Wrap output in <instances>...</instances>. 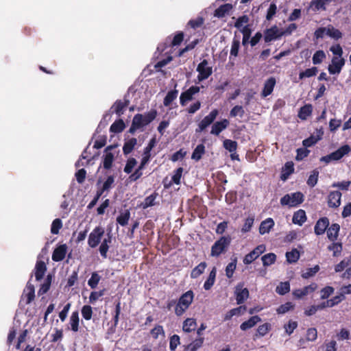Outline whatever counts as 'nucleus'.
Returning <instances> with one entry per match:
<instances>
[{
  "mask_svg": "<svg viewBox=\"0 0 351 351\" xmlns=\"http://www.w3.org/2000/svg\"><path fill=\"white\" fill-rule=\"evenodd\" d=\"M250 21V18L247 15H242L241 16H239L236 22L234 23V26L238 29H242L243 27V25H248V23Z\"/></svg>",
  "mask_w": 351,
  "mask_h": 351,
  "instance_id": "6e6d98bb",
  "label": "nucleus"
},
{
  "mask_svg": "<svg viewBox=\"0 0 351 351\" xmlns=\"http://www.w3.org/2000/svg\"><path fill=\"white\" fill-rule=\"evenodd\" d=\"M223 144L224 148L227 149L229 152L234 153L236 152L237 148V141L230 139H226L224 140Z\"/></svg>",
  "mask_w": 351,
  "mask_h": 351,
  "instance_id": "5fc2aeb1",
  "label": "nucleus"
},
{
  "mask_svg": "<svg viewBox=\"0 0 351 351\" xmlns=\"http://www.w3.org/2000/svg\"><path fill=\"white\" fill-rule=\"evenodd\" d=\"M261 321V317L258 315H254L251 317L247 321L243 322L240 325V328L241 330L245 331L250 328H253L257 323Z\"/></svg>",
  "mask_w": 351,
  "mask_h": 351,
  "instance_id": "b1692460",
  "label": "nucleus"
},
{
  "mask_svg": "<svg viewBox=\"0 0 351 351\" xmlns=\"http://www.w3.org/2000/svg\"><path fill=\"white\" fill-rule=\"evenodd\" d=\"M67 252V246L66 244H62L57 246L52 254V260L55 262H60L64 260Z\"/></svg>",
  "mask_w": 351,
  "mask_h": 351,
  "instance_id": "ddd939ff",
  "label": "nucleus"
},
{
  "mask_svg": "<svg viewBox=\"0 0 351 351\" xmlns=\"http://www.w3.org/2000/svg\"><path fill=\"white\" fill-rule=\"evenodd\" d=\"M194 298V293L192 290H189L183 293L179 298L175 308V313L178 316H181L189 308L192 304Z\"/></svg>",
  "mask_w": 351,
  "mask_h": 351,
  "instance_id": "f257e3e1",
  "label": "nucleus"
},
{
  "mask_svg": "<svg viewBox=\"0 0 351 351\" xmlns=\"http://www.w3.org/2000/svg\"><path fill=\"white\" fill-rule=\"evenodd\" d=\"M178 95V90L176 89L171 90L167 93L163 100V104L165 106H169L172 101L175 100Z\"/></svg>",
  "mask_w": 351,
  "mask_h": 351,
  "instance_id": "4c0bfd02",
  "label": "nucleus"
},
{
  "mask_svg": "<svg viewBox=\"0 0 351 351\" xmlns=\"http://www.w3.org/2000/svg\"><path fill=\"white\" fill-rule=\"evenodd\" d=\"M236 300L238 304H243L249 297V291L247 288L241 289L238 285L235 291Z\"/></svg>",
  "mask_w": 351,
  "mask_h": 351,
  "instance_id": "5701e85b",
  "label": "nucleus"
},
{
  "mask_svg": "<svg viewBox=\"0 0 351 351\" xmlns=\"http://www.w3.org/2000/svg\"><path fill=\"white\" fill-rule=\"evenodd\" d=\"M130 218V212L129 210H125L117 217V222L121 226H125L128 223Z\"/></svg>",
  "mask_w": 351,
  "mask_h": 351,
  "instance_id": "79ce46f5",
  "label": "nucleus"
},
{
  "mask_svg": "<svg viewBox=\"0 0 351 351\" xmlns=\"http://www.w3.org/2000/svg\"><path fill=\"white\" fill-rule=\"evenodd\" d=\"M62 222L61 219L59 218L55 219L51 223V232L53 234H58L59 233L60 230L62 228Z\"/></svg>",
  "mask_w": 351,
  "mask_h": 351,
  "instance_id": "052dcab7",
  "label": "nucleus"
},
{
  "mask_svg": "<svg viewBox=\"0 0 351 351\" xmlns=\"http://www.w3.org/2000/svg\"><path fill=\"white\" fill-rule=\"evenodd\" d=\"M128 97V95H125L123 100L118 99L114 103L110 110L112 114L114 113L118 117H121L124 113L126 108L130 104Z\"/></svg>",
  "mask_w": 351,
  "mask_h": 351,
  "instance_id": "0eeeda50",
  "label": "nucleus"
},
{
  "mask_svg": "<svg viewBox=\"0 0 351 351\" xmlns=\"http://www.w3.org/2000/svg\"><path fill=\"white\" fill-rule=\"evenodd\" d=\"M316 284L313 283L308 286L303 287L302 289L294 290L292 294L295 298L300 299L308 293L313 292L316 289Z\"/></svg>",
  "mask_w": 351,
  "mask_h": 351,
  "instance_id": "a211bd4d",
  "label": "nucleus"
},
{
  "mask_svg": "<svg viewBox=\"0 0 351 351\" xmlns=\"http://www.w3.org/2000/svg\"><path fill=\"white\" fill-rule=\"evenodd\" d=\"M230 122L228 119H224L220 121L215 122L213 125L210 131L211 134H214L216 136L219 135V134L225 129L228 128Z\"/></svg>",
  "mask_w": 351,
  "mask_h": 351,
  "instance_id": "6ab92c4d",
  "label": "nucleus"
},
{
  "mask_svg": "<svg viewBox=\"0 0 351 351\" xmlns=\"http://www.w3.org/2000/svg\"><path fill=\"white\" fill-rule=\"evenodd\" d=\"M219 114L217 109L213 110L207 116H206L198 124L199 130L197 132H202L213 123Z\"/></svg>",
  "mask_w": 351,
  "mask_h": 351,
  "instance_id": "9d476101",
  "label": "nucleus"
},
{
  "mask_svg": "<svg viewBox=\"0 0 351 351\" xmlns=\"http://www.w3.org/2000/svg\"><path fill=\"white\" fill-rule=\"evenodd\" d=\"M231 243V237L223 236L216 241L211 247L210 256L213 257H218L221 254L225 253Z\"/></svg>",
  "mask_w": 351,
  "mask_h": 351,
  "instance_id": "f03ea898",
  "label": "nucleus"
},
{
  "mask_svg": "<svg viewBox=\"0 0 351 351\" xmlns=\"http://www.w3.org/2000/svg\"><path fill=\"white\" fill-rule=\"evenodd\" d=\"M125 128L124 121L119 119L116 120L110 128V131L113 133H120L123 131Z\"/></svg>",
  "mask_w": 351,
  "mask_h": 351,
  "instance_id": "e433bc0d",
  "label": "nucleus"
},
{
  "mask_svg": "<svg viewBox=\"0 0 351 351\" xmlns=\"http://www.w3.org/2000/svg\"><path fill=\"white\" fill-rule=\"evenodd\" d=\"M329 225L330 221L328 217H322L319 218L317 221L314 227L315 234L317 235L323 234L328 228Z\"/></svg>",
  "mask_w": 351,
  "mask_h": 351,
  "instance_id": "f8f14e48",
  "label": "nucleus"
},
{
  "mask_svg": "<svg viewBox=\"0 0 351 351\" xmlns=\"http://www.w3.org/2000/svg\"><path fill=\"white\" fill-rule=\"evenodd\" d=\"M296 152L297 155L295 156V160L297 161H300L308 156L310 150H308L306 147H301L297 149Z\"/></svg>",
  "mask_w": 351,
  "mask_h": 351,
  "instance_id": "338daca9",
  "label": "nucleus"
},
{
  "mask_svg": "<svg viewBox=\"0 0 351 351\" xmlns=\"http://www.w3.org/2000/svg\"><path fill=\"white\" fill-rule=\"evenodd\" d=\"M196 327L197 322L193 318H187L183 322L182 329L186 332L194 331Z\"/></svg>",
  "mask_w": 351,
  "mask_h": 351,
  "instance_id": "473e14b6",
  "label": "nucleus"
},
{
  "mask_svg": "<svg viewBox=\"0 0 351 351\" xmlns=\"http://www.w3.org/2000/svg\"><path fill=\"white\" fill-rule=\"evenodd\" d=\"M274 226V221L273 219L267 218L261 223L259 226V233L261 234L268 233Z\"/></svg>",
  "mask_w": 351,
  "mask_h": 351,
  "instance_id": "393cba45",
  "label": "nucleus"
},
{
  "mask_svg": "<svg viewBox=\"0 0 351 351\" xmlns=\"http://www.w3.org/2000/svg\"><path fill=\"white\" fill-rule=\"evenodd\" d=\"M282 36V30L279 29L276 25H274L264 31L263 38L265 43H270L280 38Z\"/></svg>",
  "mask_w": 351,
  "mask_h": 351,
  "instance_id": "6e6552de",
  "label": "nucleus"
},
{
  "mask_svg": "<svg viewBox=\"0 0 351 351\" xmlns=\"http://www.w3.org/2000/svg\"><path fill=\"white\" fill-rule=\"evenodd\" d=\"M320 139L321 137L319 136H315L313 135H311L308 138L303 140L302 145L304 147L307 149V147H311L315 145Z\"/></svg>",
  "mask_w": 351,
  "mask_h": 351,
  "instance_id": "603ef678",
  "label": "nucleus"
},
{
  "mask_svg": "<svg viewBox=\"0 0 351 351\" xmlns=\"http://www.w3.org/2000/svg\"><path fill=\"white\" fill-rule=\"evenodd\" d=\"M196 71L198 72L197 80L199 82L208 79L213 73V68L208 66V62L206 59H204L197 65Z\"/></svg>",
  "mask_w": 351,
  "mask_h": 351,
  "instance_id": "423d86ee",
  "label": "nucleus"
},
{
  "mask_svg": "<svg viewBox=\"0 0 351 351\" xmlns=\"http://www.w3.org/2000/svg\"><path fill=\"white\" fill-rule=\"evenodd\" d=\"M245 114V110L241 106L237 105L234 106L230 112V116L231 117H236L237 116L240 117H243Z\"/></svg>",
  "mask_w": 351,
  "mask_h": 351,
  "instance_id": "bf43d9fd",
  "label": "nucleus"
},
{
  "mask_svg": "<svg viewBox=\"0 0 351 351\" xmlns=\"http://www.w3.org/2000/svg\"><path fill=\"white\" fill-rule=\"evenodd\" d=\"M240 40L239 39L234 38L232 42L230 58H231V56L237 57L238 56Z\"/></svg>",
  "mask_w": 351,
  "mask_h": 351,
  "instance_id": "0e129e2a",
  "label": "nucleus"
},
{
  "mask_svg": "<svg viewBox=\"0 0 351 351\" xmlns=\"http://www.w3.org/2000/svg\"><path fill=\"white\" fill-rule=\"evenodd\" d=\"M276 83V81L275 77H270L265 81L263 89L261 93V95L263 97H266L272 93Z\"/></svg>",
  "mask_w": 351,
  "mask_h": 351,
  "instance_id": "aec40b11",
  "label": "nucleus"
},
{
  "mask_svg": "<svg viewBox=\"0 0 351 351\" xmlns=\"http://www.w3.org/2000/svg\"><path fill=\"white\" fill-rule=\"evenodd\" d=\"M261 259L263 261V265L265 267H267L274 264L276 262V255L274 253H268L263 256Z\"/></svg>",
  "mask_w": 351,
  "mask_h": 351,
  "instance_id": "49530a36",
  "label": "nucleus"
},
{
  "mask_svg": "<svg viewBox=\"0 0 351 351\" xmlns=\"http://www.w3.org/2000/svg\"><path fill=\"white\" fill-rule=\"evenodd\" d=\"M341 193L339 191L330 192L328 196V206L330 208H337L341 204Z\"/></svg>",
  "mask_w": 351,
  "mask_h": 351,
  "instance_id": "4468645a",
  "label": "nucleus"
},
{
  "mask_svg": "<svg viewBox=\"0 0 351 351\" xmlns=\"http://www.w3.org/2000/svg\"><path fill=\"white\" fill-rule=\"evenodd\" d=\"M204 22V19L202 16H199L195 19L190 20L186 26V31L189 29V28H191L193 29H196L197 28L201 27Z\"/></svg>",
  "mask_w": 351,
  "mask_h": 351,
  "instance_id": "c9c22d12",
  "label": "nucleus"
},
{
  "mask_svg": "<svg viewBox=\"0 0 351 351\" xmlns=\"http://www.w3.org/2000/svg\"><path fill=\"white\" fill-rule=\"evenodd\" d=\"M326 58V54L323 50H317L313 54L312 60L314 64H319L322 63Z\"/></svg>",
  "mask_w": 351,
  "mask_h": 351,
  "instance_id": "13d9d810",
  "label": "nucleus"
},
{
  "mask_svg": "<svg viewBox=\"0 0 351 351\" xmlns=\"http://www.w3.org/2000/svg\"><path fill=\"white\" fill-rule=\"evenodd\" d=\"M342 249V243L335 241H332V243L328 246V250L332 252L333 256H339L341 254Z\"/></svg>",
  "mask_w": 351,
  "mask_h": 351,
  "instance_id": "de8ad7c7",
  "label": "nucleus"
},
{
  "mask_svg": "<svg viewBox=\"0 0 351 351\" xmlns=\"http://www.w3.org/2000/svg\"><path fill=\"white\" fill-rule=\"evenodd\" d=\"M79 313L77 311H75L72 313L69 320V324L72 331L77 332L79 330Z\"/></svg>",
  "mask_w": 351,
  "mask_h": 351,
  "instance_id": "7c9ffc66",
  "label": "nucleus"
},
{
  "mask_svg": "<svg viewBox=\"0 0 351 351\" xmlns=\"http://www.w3.org/2000/svg\"><path fill=\"white\" fill-rule=\"evenodd\" d=\"M271 330V324L269 323H265L260 325L256 329V332L254 335V338L264 337Z\"/></svg>",
  "mask_w": 351,
  "mask_h": 351,
  "instance_id": "ea45409f",
  "label": "nucleus"
},
{
  "mask_svg": "<svg viewBox=\"0 0 351 351\" xmlns=\"http://www.w3.org/2000/svg\"><path fill=\"white\" fill-rule=\"evenodd\" d=\"M207 267V263L206 262H201L198 265L194 267L190 274L191 278H197L201 274H202Z\"/></svg>",
  "mask_w": 351,
  "mask_h": 351,
  "instance_id": "2f4dec72",
  "label": "nucleus"
},
{
  "mask_svg": "<svg viewBox=\"0 0 351 351\" xmlns=\"http://www.w3.org/2000/svg\"><path fill=\"white\" fill-rule=\"evenodd\" d=\"M310 8H311L314 12H317L319 10H326V8H324V6L323 5L322 0H312L310 2Z\"/></svg>",
  "mask_w": 351,
  "mask_h": 351,
  "instance_id": "e2e57ef3",
  "label": "nucleus"
},
{
  "mask_svg": "<svg viewBox=\"0 0 351 351\" xmlns=\"http://www.w3.org/2000/svg\"><path fill=\"white\" fill-rule=\"evenodd\" d=\"M351 152V147L348 145L341 146L336 151L330 154L331 159L333 161H337L341 159L344 156L348 154Z\"/></svg>",
  "mask_w": 351,
  "mask_h": 351,
  "instance_id": "dca6fc26",
  "label": "nucleus"
},
{
  "mask_svg": "<svg viewBox=\"0 0 351 351\" xmlns=\"http://www.w3.org/2000/svg\"><path fill=\"white\" fill-rule=\"evenodd\" d=\"M22 298L25 299V304H30L35 298V288L30 281H28L23 291Z\"/></svg>",
  "mask_w": 351,
  "mask_h": 351,
  "instance_id": "2eb2a0df",
  "label": "nucleus"
},
{
  "mask_svg": "<svg viewBox=\"0 0 351 351\" xmlns=\"http://www.w3.org/2000/svg\"><path fill=\"white\" fill-rule=\"evenodd\" d=\"M319 173V171L317 169H313L311 171V173L309 176L306 182L307 184L310 187H314L317 184L318 181Z\"/></svg>",
  "mask_w": 351,
  "mask_h": 351,
  "instance_id": "09e8293b",
  "label": "nucleus"
},
{
  "mask_svg": "<svg viewBox=\"0 0 351 351\" xmlns=\"http://www.w3.org/2000/svg\"><path fill=\"white\" fill-rule=\"evenodd\" d=\"M114 145H109L105 149V155L104 156L103 166L105 169H110L112 166L114 155L110 151L114 148Z\"/></svg>",
  "mask_w": 351,
  "mask_h": 351,
  "instance_id": "f3484780",
  "label": "nucleus"
},
{
  "mask_svg": "<svg viewBox=\"0 0 351 351\" xmlns=\"http://www.w3.org/2000/svg\"><path fill=\"white\" fill-rule=\"evenodd\" d=\"M294 306L295 305L292 302H287L279 306L278 308L276 309V313L278 314H285L288 311L293 310L294 308Z\"/></svg>",
  "mask_w": 351,
  "mask_h": 351,
  "instance_id": "3c124183",
  "label": "nucleus"
},
{
  "mask_svg": "<svg viewBox=\"0 0 351 351\" xmlns=\"http://www.w3.org/2000/svg\"><path fill=\"white\" fill-rule=\"evenodd\" d=\"M289 291L290 284L288 281L281 282L276 288V292L280 295H284Z\"/></svg>",
  "mask_w": 351,
  "mask_h": 351,
  "instance_id": "c03bdc74",
  "label": "nucleus"
},
{
  "mask_svg": "<svg viewBox=\"0 0 351 351\" xmlns=\"http://www.w3.org/2000/svg\"><path fill=\"white\" fill-rule=\"evenodd\" d=\"M204 145L203 144H199L193 150L191 158L192 159L198 161L202 158V155L204 154Z\"/></svg>",
  "mask_w": 351,
  "mask_h": 351,
  "instance_id": "37998d69",
  "label": "nucleus"
},
{
  "mask_svg": "<svg viewBox=\"0 0 351 351\" xmlns=\"http://www.w3.org/2000/svg\"><path fill=\"white\" fill-rule=\"evenodd\" d=\"M81 313L84 319L90 320L93 315V308L90 305H84L82 308Z\"/></svg>",
  "mask_w": 351,
  "mask_h": 351,
  "instance_id": "680f3d73",
  "label": "nucleus"
},
{
  "mask_svg": "<svg viewBox=\"0 0 351 351\" xmlns=\"http://www.w3.org/2000/svg\"><path fill=\"white\" fill-rule=\"evenodd\" d=\"M136 144L137 140L136 138H131L128 141H125L123 146V152L124 155H128L130 154Z\"/></svg>",
  "mask_w": 351,
  "mask_h": 351,
  "instance_id": "72a5a7b5",
  "label": "nucleus"
},
{
  "mask_svg": "<svg viewBox=\"0 0 351 351\" xmlns=\"http://www.w3.org/2000/svg\"><path fill=\"white\" fill-rule=\"evenodd\" d=\"M294 171V167L293 162H287L283 167V171L281 174V179L285 180Z\"/></svg>",
  "mask_w": 351,
  "mask_h": 351,
  "instance_id": "f704fd0d",
  "label": "nucleus"
},
{
  "mask_svg": "<svg viewBox=\"0 0 351 351\" xmlns=\"http://www.w3.org/2000/svg\"><path fill=\"white\" fill-rule=\"evenodd\" d=\"M199 87L192 86L188 90L182 92L180 96V103L181 106H184L189 101L193 99V95L199 92Z\"/></svg>",
  "mask_w": 351,
  "mask_h": 351,
  "instance_id": "1a4fd4ad",
  "label": "nucleus"
},
{
  "mask_svg": "<svg viewBox=\"0 0 351 351\" xmlns=\"http://www.w3.org/2000/svg\"><path fill=\"white\" fill-rule=\"evenodd\" d=\"M334 288L330 286H326L320 291V298L322 300L327 299L330 295L334 293Z\"/></svg>",
  "mask_w": 351,
  "mask_h": 351,
  "instance_id": "774afa93",
  "label": "nucleus"
},
{
  "mask_svg": "<svg viewBox=\"0 0 351 351\" xmlns=\"http://www.w3.org/2000/svg\"><path fill=\"white\" fill-rule=\"evenodd\" d=\"M303 202L304 195L300 191L286 194L280 200L282 206H288L289 207H296Z\"/></svg>",
  "mask_w": 351,
  "mask_h": 351,
  "instance_id": "7ed1b4c3",
  "label": "nucleus"
},
{
  "mask_svg": "<svg viewBox=\"0 0 351 351\" xmlns=\"http://www.w3.org/2000/svg\"><path fill=\"white\" fill-rule=\"evenodd\" d=\"M326 34L335 40H338L342 37V33L338 29L332 26H330L327 28Z\"/></svg>",
  "mask_w": 351,
  "mask_h": 351,
  "instance_id": "864d4df0",
  "label": "nucleus"
},
{
  "mask_svg": "<svg viewBox=\"0 0 351 351\" xmlns=\"http://www.w3.org/2000/svg\"><path fill=\"white\" fill-rule=\"evenodd\" d=\"M47 271V266L44 261H38L35 266V278L37 281L43 279Z\"/></svg>",
  "mask_w": 351,
  "mask_h": 351,
  "instance_id": "412c9836",
  "label": "nucleus"
},
{
  "mask_svg": "<svg viewBox=\"0 0 351 351\" xmlns=\"http://www.w3.org/2000/svg\"><path fill=\"white\" fill-rule=\"evenodd\" d=\"M51 275H47L46 279L45 280L44 282L41 285L38 291V294L39 295L46 293L49 290L51 284Z\"/></svg>",
  "mask_w": 351,
  "mask_h": 351,
  "instance_id": "a19ab883",
  "label": "nucleus"
},
{
  "mask_svg": "<svg viewBox=\"0 0 351 351\" xmlns=\"http://www.w3.org/2000/svg\"><path fill=\"white\" fill-rule=\"evenodd\" d=\"M105 233L104 228L101 226L95 227L89 234L88 238V245L91 248L96 247L101 242V239Z\"/></svg>",
  "mask_w": 351,
  "mask_h": 351,
  "instance_id": "39448f33",
  "label": "nucleus"
},
{
  "mask_svg": "<svg viewBox=\"0 0 351 351\" xmlns=\"http://www.w3.org/2000/svg\"><path fill=\"white\" fill-rule=\"evenodd\" d=\"M101 279V276L97 273L93 272L91 274V277L88 280V285L91 289H95L99 284Z\"/></svg>",
  "mask_w": 351,
  "mask_h": 351,
  "instance_id": "4d7b16f0",
  "label": "nucleus"
},
{
  "mask_svg": "<svg viewBox=\"0 0 351 351\" xmlns=\"http://www.w3.org/2000/svg\"><path fill=\"white\" fill-rule=\"evenodd\" d=\"M306 212L302 209H300L294 213L292 222L294 224L302 226L306 221Z\"/></svg>",
  "mask_w": 351,
  "mask_h": 351,
  "instance_id": "a878e982",
  "label": "nucleus"
},
{
  "mask_svg": "<svg viewBox=\"0 0 351 351\" xmlns=\"http://www.w3.org/2000/svg\"><path fill=\"white\" fill-rule=\"evenodd\" d=\"M111 241H112V237L110 234H108V238H105L102 241V242L99 246V253L104 258H107V253L109 250L108 243H111Z\"/></svg>",
  "mask_w": 351,
  "mask_h": 351,
  "instance_id": "c756f323",
  "label": "nucleus"
},
{
  "mask_svg": "<svg viewBox=\"0 0 351 351\" xmlns=\"http://www.w3.org/2000/svg\"><path fill=\"white\" fill-rule=\"evenodd\" d=\"M184 40V33L178 32L173 38L170 43L171 47H176L180 45Z\"/></svg>",
  "mask_w": 351,
  "mask_h": 351,
  "instance_id": "69168bd1",
  "label": "nucleus"
},
{
  "mask_svg": "<svg viewBox=\"0 0 351 351\" xmlns=\"http://www.w3.org/2000/svg\"><path fill=\"white\" fill-rule=\"evenodd\" d=\"M157 116V111L155 109L151 110L147 113L143 115L142 114H136L134 116L132 121L137 123L140 128L148 125L154 121Z\"/></svg>",
  "mask_w": 351,
  "mask_h": 351,
  "instance_id": "20e7f679",
  "label": "nucleus"
},
{
  "mask_svg": "<svg viewBox=\"0 0 351 351\" xmlns=\"http://www.w3.org/2000/svg\"><path fill=\"white\" fill-rule=\"evenodd\" d=\"M232 8L233 6L231 3L223 4L215 10L214 15L218 18L224 17Z\"/></svg>",
  "mask_w": 351,
  "mask_h": 351,
  "instance_id": "bb28decb",
  "label": "nucleus"
},
{
  "mask_svg": "<svg viewBox=\"0 0 351 351\" xmlns=\"http://www.w3.org/2000/svg\"><path fill=\"white\" fill-rule=\"evenodd\" d=\"M158 196V193L154 191L150 195L146 197L144 201L141 204V207L143 209H146L149 207L153 206L156 204L155 200Z\"/></svg>",
  "mask_w": 351,
  "mask_h": 351,
  "instance_id": "c85d7f7f",
  "label": "nucleus"
},
{
  "mask_svg": "<svg viewBox=\"0 0 351 351\" xmlns=\"http://www.w3.org/2000/svg\"><path fill=\"white\" fill-rule=\"evenodd\" d=\"M286 257L289 263H296L300 258V254L297 249H293L291 252L286 253Z\"/></svg>",
  "mask_w": 351,
  "mask_h": 351,
  "instance_id": "8fccbe9b",
  "label": "nucleus"
},
{
  "mask_svg": "<svg viewBox=\"0 0 351 351\" xmlns=\"http://www.w3.org/2000/svg\"><path fill=\"white\" fill-rule=\"evenodd\" d=\"M313 112V106L311 104H305L301 107L298 112V117L302 120H306L308 117L311 115Z\"/></svg>",
  "mask_w": 351,
  "mask_h": 351,
  "instance_id": "cd10ccee",
  "label": "nucleus"
},
{
  "mask_svg": "<svg viewBox=\"0 0 351 351\" xmlns=\"http://www.w3.org/2000/svg\"><path fill=\"white\" fill-rule=\"evenodd\" d=\"M326 230L328 239L331 241H335L339 236L340 226L336 223H332L330 226H328Z\"/></svg>",
  "mask_w": 351,
  "mask_h": 351,
  "instance_id": "4be33fe9",
  "label": "nucleus"
},
{
  "mask_svg": "<svg viewBox=\"0 0 351 351\" xmlns=\"http://www.w3.org/2000/svg\"><path fill=\"white\" fill-rule=\"evenodd\" d=\"M204 338L199 337V338L195 339L193 342L189 343L185 348V350L189 351H197L199 348H201L204 343Z\"/></svg>",
  "mask_w": 351,
  "mask_h": 351,
  "instance_id": "58836bf2",
  "label": "nucleus"
},
{
  "mask_svg": "<svg viewBox=\"0 0 351 351\" xmlns=\"http://www.w3.org/2000/svg\"><path fill=\"white\" fill-rule=\"evenodd\" d=\"M318 73L317 67L313 66L310 69H306L305 71H302L299 73V79L303 80L305 77H311L315 76Z\"/></svg>",
  "mask_w": 351,
  "mask_h": 351,
  "instance_id": "a18cd8bd",
  "label": "nucleus"
},
{
  "mask_svg": "<svg viewBox=\"0 0 351 351\" xmlns=\"http://www.w3.org/2000/svg\"><path fill=\"white\" fill-rule=\"evenodd\" d=\"M344 64L345 60L343 58L333 57L328 68L329 73L332 75L340 73Z\"/></svg>",
  "mask_w": 351,
  "mask_h": 351,
  "instance_id": "9b49d317",
  "label": "nucleus"
}]
</instances>
